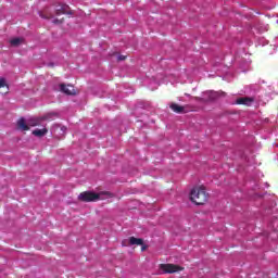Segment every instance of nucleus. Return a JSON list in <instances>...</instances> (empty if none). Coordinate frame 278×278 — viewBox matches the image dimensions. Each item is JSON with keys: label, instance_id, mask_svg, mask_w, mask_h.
Returning a JSON list of instances; mask_svg holds the SVG:
<instances>
[{"label": "nucleus", "instance_id": "nucleus-1", "mask_svg": "<svg viewBox=\"0 0 278 278\" xmlns=\"http://www.w3.org/2000/svg\"><path fill=\"white\" fill-rule=\"evenodd\" d=\"M190 201L195 205H205L207 203L205 187H194L190 192Z\"/></svg>", "mask_w": 278, "mask_h": 278}, {"label": "nucleus", "instance_id": "nucleus-2", "mask_svg": "<svg viewBox=\"0 0 278 278\" xmlns=\"http://www.w3.org/2000/svg\"><path fill=\"white\" fill-rule=\"evenodd\" d=\"M101 199V194L92 192V191H85L78 195V201L83 203H92L94 201H99Z\"/></svg>", "mask_w": 278, "mask_h": 278}, {"label": "nucleus", "instance_id": "nucleus-3", "mask_svg": "<svg viewBox=\"0 0 278 278\" xmlns=\"http://www.w3.org/2000/svg\"><path fill=\"white\" fill-rule=\"evenodd\" d=\"M159 268L166 275H173V273H179L184 270V267L175 264H160Z\"/></svg>", "mask_w": 278, "mask_h": 278}, {"label": "nucleus", "instance_id": "nucleus-4", "mask_svg": "<svg viewBox=\"0 0 278 278\" xmlns=\"http://www.w3.org/2000/svg\"><path fill=\"white\" fill-rule=\"evenodd\" d=\"M51 116H56L55 113H49L41 117H33L28 119V127H38L42 121H51Z\"/></svg>", "mask_w": 278, "mask_h": 278}, {"label": "nucleus", "instance_id": "nucleus-5", "mask_svg": "<svg viewBox=\"0 0 278 278\" xmlns=\"http://www.w3.org/2000/svg\"><path fill=\"white\" fill-rule=\"evenodd\" d=\"M60 90L61 92H63L64 94H67L68 97H75V94H77V90L73 85L61 84Z\"/></svg>", "mask_w": 278, "mask_h": 278}, {"label": "nucleus", "instance_id": "nucleus-6", "mask_svg": "<svg viewBox=\"0 0 278 278\" xmlns=\"http://www.w3.org/2000/svg\"><path fill=\"white\" fill-rule=\"evenodd\" d=\"M205 97H208L206 100L205 98L200 99V101H216L218 97H225V92H218V91H206L204 93Z\"/></svg>", "mask_w": 278, "mask_h": 278}, {"label": "nucleus", "instance_id": "nucleus-7", "mask_svg": "<svg viewBox=\"0 0 278 278\" xmlns=\"http://www.w3.org/2000/svg\"><path fill=\"white\" fill-rule=\"evenodd\" d=\"M128 244L130 247H134V245L141 247V251H147V245H144V240L140 238L130 237L128 240Z\"/></svg>", "mask_w": 278, "mask_h": 278}, {"label": "nucleus", "instance_id": "nucleus-8", "mask_svg": "<svg viewBox=\"0 0 278 278\" xmlns=\"http://www.w3.org/2000/svg\"><path fill=\"white\" fill-rule=\"evenodd\" d=\"M170 110H173L176 114H186L188 113V106H181L177 103H172L169 105Z\"/></svg>", "mask_w": 278, "mask_h": 278}, {"label": "nucleus", "instance_id": "nucleus-9", "mask_svg": "<svg viewBox=\"0 0 278 278\" xmlns=\"http://www.w3.org/2000/svg\"><path fill=\"white\" fill-rule=\"evenodd\" d=\"M17 129H20V131H29V122H26L25 117H21L17 121Z\"/></svg>", "mask_w": 278, "mask_h": 278}, {"label": "nucleus", "instance_id": "nucleus-10", "mask_svg": "<svg viewBox=\"0 0 278 278\" xmlns=\"http://www.w3.org/2000/svg\"><path fill=\"white\" fill-rule=\"evenodd\" d=\"M54 10L56 16H61V14H68V5L66 4H58Z\"/></svg>", "mask_w": 278, "mask_h": 278}, {"label": "nucleus", "instance_id": "nucleus-11", "mask_svg": "<svg viewBox=\"0 0 278 278\" xmlns=\"http://www.w3.org/2000/svg\"><path fill=\"white\" fill-rule=\"evenodd\" d=\"M253 98H249V97H242V98H238L236 100V104L237 105H251V103H253Z\"/></svg>", "mask_w": 278, "mask_h": 278}, {"label": "nucleus", "instance_id": "nucleus-12", "mask_svg": "<svg viewBox=\"0 0 278 278\" xmlns=\"http://www.w3.org/2000/svg\"><path fill=\"white\" fill-rule=\"evenodd\" d=\"M10 92V86L5 81V78H0V93L8 94Z\"/></svg>", "mask_w": 278, "mask_h": 278}, {"label": "nucleus", "instance_id": "nucleus-13", "mask_svg": "<svg viewBox=\"0 0 278 278\" xmlns=\"http://www.w3.org/2000/svg\"><path fill=\"white\" fill-rule=\"evenodd\" d=\"M49 130L47 128L43 129H35L33 130V136H36L37 138H42V136H47Z\"/></svg>", "mask_w": 278, "mask_h": 278}, {"label": "nucleus", "instance_id": "nucleus-14", "mask_svg": "<svg viewBox=\"0 0 278 278\" xmlns=\"http://www.w3.org/2000/svg\"><path fill=\"white\" fill-rule=\"evenodd\" d=\"M23 42V38H13L10 40L11 47H20V45Z\"/></svg>", "mask_w": 278, "mask_h": 278}, {"label": "nucleus", "instance_id": "nucleus-15", "mask_svg": "<svg viewBox=\"0 0 278 278\" xmlns=\"http://www.w3.org/2000/svg\"><path fill=\"white\" fill-rule=\"evenodd\" d=\"M41 18H53V14L47 12H40Z\"/></svg>", "mask_w": 278, "mask_h": 278}, {"label": "nucleus", "instance_id": "nucleus-16", "mask_svg": "<svg viewBox=\"0 0 278 278\" xmlns=\"http://www.w3.org/2000/svg\"><path fill=\"white\" fill-rule=\"evenodd\" d=\"M63 23H64V18H62V20H58V18L53 20V24L54 25H62Z\"/></svg>", "mask_w": 278, "mask_h": 278}, {"label": "nucleus", "instance_id": "nucleus-17", "mask_svg": "<svg viewBox=\"0 0 278 278\" xmlns=\"http://www.w3.org/2000/svg\"><path fill=\"white\" fill-rule=\"evenodd\" d=\"M125 60H127V56H125V55H118V56H117V61H118V62H123V61H125Z\"/></svg>", "mask_w": 278, "mask_h": 278}, {"label": "nucleus", "instance_id": "nucleus-18", "mask_svg": "<svg viewBox=\"0 0 278 278\" xmlns=\"http://www.w3.org/2000/svg\"><path fill=\"white\" fill-rule=\"evenodd\" d=\"M127 245H128V244H127V241H126V240L122 242V247H127Z\"/></svg>", "mask_w": 278, "mask_h": 278}]
</instances>
